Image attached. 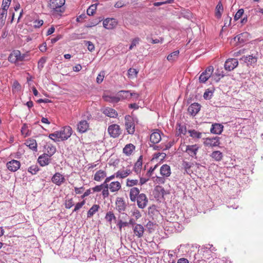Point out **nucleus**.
Listing matches in <instances>:
<instances>
[{
    "label": "nucleus",
    "instance_id": "62",
    "mask_svg": "<svg viewBox=\"0 0 263 263\" xmlns=\"http://www.w3.org/2000/svg\"><path fill=\"white\" fill-rule=\"evenodd\" d=\"M74 190L76 194H80L83 192L84 188L83 186L80 187H74Z\"/></svg>",
    "mask_w": 263,
    "mask_h": 263
},
{
    "label": "nucleus",
    "instance_id": "13",
    "mask_svg": "<svg viewBox=\"0 0 263 263\" xmlns=\"http://www.w3.org/2000/svg\"><path fill=\"white\" fill-rule=\"evenodd\" d=\"M118 22L115 18H107L103 22V27L107 29H112L117 25Z\"/></svg>",
    "mask_w": 263,
    "mask_h": 263
},
{
    "label": "nucleus",
    "instance_id": "40",
    "mask_svg": "<svg viewBox=\"0 0 263 263\" xmlns=\"http://www.w3.org/2000/svg\"><path fill=\"white\" fill-rule=\"evenodd\" d=\"M177 129L178 130V132L179 133L178 134H182L183 135H185L186 133V128L185 125L183 124H177Z\"/></svg>",
    "mask_w": 263,
    "mask_h": 263
},
{
    "label": "nucleus",
    "instance_id": "58",
    "mask_svg": "<svg viewBox=\"0 0 263 263\" xmlns=\"http://www.w3.org/2000/svg\"><path fill=\"white\" fill-rule=\"evenodd\" d=\"M132 214L133 216L135 217L136 219H139L141 216L140 212L137 209L134 210Z\"/></svg>",
    "mask_w": 263,
    "mask_h": 263
},
{
    "label": "nucleus",
    "instance_id": "18",
    "mask_svg": "<svg viewBox=\"0 0 263 263\" xmlns=\"http://www.w3.org/2000/svg\"><path fill=\"white\" fill-rule=\"evenodd\" d=\"M50 157L44 154L38 158V162L42 166L47 165L50 162Z\"/></svg>",
    "mask_w": 263,
    "mask_h": 263
},
{
    "label": "nucleus",
    "instance_id": "32",
    "mask_svg": "<svg viewBox=\"0 0 263 263\" xmlns=\"http://www.w3.org/2000/svg\"><path fill=\"white\" fill-rule=\"evenodd\" d=\"M223 11V7L221 2L220 1L217 4L215 9V16L217 18H220L221 17L222 12Z\"/></svg>",
    "mask_w": 263,
    "mask_h": 263
},
{
    "label": "nucleus",
    "instance_id": "41",
    "mask_svg": "<svg viewBox=\"0 0 263 263\" xmlns=\"http://www.w3.org/2000/svg\"><path fill=\"white\" fill-rule=\"evenodd\" d=\"M47 155L49 157H51L56 152V148L55 146L51 145H48L47 146Z\"/></svg>",
    "mask_w": 263,
    "mask_h": 263
},
{
    "label": "nucleus",
    "instance_id": "6",
    "mask_svg": "<svg viewBox=\"0 0 263 263\" xmlns=\"http://www.w3.org/2000/svg\"><path fill=\"white\" fill-rule=\"evenodd\" d=\"M214 71L213 66L208 67L204 71L200 76L199 80L200 83H205L206 81L211 77Z\"/></svg>",
    "mask_w": 263,
    "mask_h": 263
},
{
    "label": "nucleus",
    "instance_id": "46",
    "mask_svg": "<svg viewBox=\"0 0 263 263\" xmlns=\"http://www.w3.org/2000/svg\"><path fill=\"white\" fill-rule=\"evenodd\" d=\"M74 205L72 198L67 199L65 201V205L66 209H70Z\"/></svg>",
    "mask_w": 263,
    "mask_h": 263
},
{
    "label": "nucleus",
    "instance_id": "55",
    "mask_svg": "<svg viewBox=\"0 0 263 263\" xmlns=\"http://www.w3.org/2000/svg\"><path fill=\"white\" fill-rule=\"evenodd\" d=\"M33 23L34 27L40 28L43 24V21L42 20H36Z\"/></svg>",
    "mask_w": 263,
    "mask_h": 263
},
{
    "label": "nucleus",
    "instance_id": "53",
    "mask_svg": "<svg viewBox=\"0 0 263 263\" xmlns=\"http://www.w3.org/2000/svg\"><path fill=\"white\" fill-rule=\"evenodd\" d=\"M85 204V200H83L82 201L80 202H78L77 203L76 205H75V207L73 210V212H77V211H78L79 209H80L84 204Z\"/></svg>",
    "mask_w": 263,
    "mask_h": 263
},
{
    "label": "nucleus",
    "instance_id": "15",
    "mask_svg": "<svg viewBox=\"0 0 263 263\" xmlns=\"http://www.w3.org/2000/svg\"><path fill=\"white\" fill-rule=\"evenodd\" d=\"M21 166L20 161L12 160L7 163V168L11 172L16 171Z\"/></svg>",
    "mask_w": 263,
    "mask_h": 263
},
{
    "label": "nucleus",
    "instance_id": "28",
    "mask_svg": "<svg viewBox=\"0 0 263 263\" xmlns=\"http://www.w3.org/2000/svg\"><path fill=\"white\" fill-rule=\"evenodd\" d=\"M116 209L120 212L121 213L123 211H124L125 208H126V205L123 201L121 198H119L117 200L116 202Z\"/></svg>",
    "mask_w": 263,
    "mask_h": 263
},
{
    "label": "nucleus",
    "instance_id": "42",
    "mask_svg": "<svg viewBox=\"0 0 263 263\" xmlns=\"http://www.w3.org/2000/svg\"><path fill=\"white\" fill-rule=\"evenodd\" d=\"M7 13V10L2 9L0 13V23L3 25L5 22Z\"/></svg>",
    "mask_w": 263,
    "mask_h": 263
},
{
    "label": "nucleus",
    "instance_id": "38",
    "mask_svg": "<svg viewBox=\"0 0 263 263\" xmlns=\"http://www.w3.org/2000/svg\"><path fill=\"white\" fill-rule=\"evenodd\" d=\"M139 183V181L138 179H133L130 178H127L126 181V186L127 187H134L135 186L138 185Z\"/></svg>",
    "mask_w": 263,
    "mask_h": 263
},
{
    "label": "nucleus",
    "instance_id": "12",
    "mask_svg": "<svg viewBox=\"0 0 263 263\" xmlns=\"http://www.w3.org/2000/svg\"><path fill=\"white\" fill-rule=\"evenodd\" d=\"M238 64L236 59L231 58L228 59L224 64V68L228 71H231L235 68Z\"/></svg>",
    "mask_w": 263,
    "mask_h": 263
},
{
    "label": "nucleus",
    "instance_id": "64",
    "mask_svg": "<svg viewBox=\"0 0 263 263\" xmlns=\"http://www.w3.org/2000/svg\"><path fill=\"white\" fill-rule=\"evenodd\" d=\"M102 189V185H97L91 189L93 192H100Z\"/></svg>",
    "mask_w": 263,
    "mask_h": 263
},
{
    "label": "nucleus",
    "instance_id": "51",
    "mask_svg": "<svg viewBox=\"0 0 263 263\" xmlns=\"http://www.w3.org/2000/svg\"><path fill=\"white\" fill-rule=\"evenodd\" d=\"M140 39L139 37H136L132 41L131 45L129 47V50H132L134 47L136 46L139 43Z\"/></svg>",
    "mask_w": 263,
    "mask_h": 263
},
{
    "label": "nucleus",
    "instance_id": "23",
    "mask_svg": "<svg viewBox=\"0 0 263 263\" xmlns=\"http://www.w3.org/2000/svg\"><path fill=\"white\" fill-rule=\"evenodd\" d=\"M132 173L130 169L120 170L116 172V178L124 179Z\"/></svg>",
    "mask_w": 263,
    "mask_h": 263
},
{
    "label": "nucleus",
    "instance_id": "27",
    "mask_svg": "<svg viewBox=\"0 0 263 263\" xmlns=\"http://www.w3.org/2000/svg\"><path fill=\"white\" fill-rule=\"evenodd\" d=\"M121 188V184L118 181L110 183V191L112 193L117 192Z\"/></svg>",
    "mask_w": 263,
    "mask_h": 263
},
{
    "label": "nucleus",
    "instance_id": "24",
    "mask_svg": "<svg viewBox=\"0 0 263 263\" xmlns=\"http://www.w3.org/2000/svg\"><path fill=\"white\" fill-rule=\"evenodd\" d=\"M102 112L110 118H116L118 116L117 112L114 109L110 107L104 108L103 109Z\"/></svg>",
    "mask_w": 263,
    "mask_h": 263
},
{
    "label": "nucleus",
    "instance_id": "16",
    "mask_svg": "<svg viewBox=\"0 0 263 263\" xmlns=\"http://www.w3.org/2000/svg\"><path fill=\"white\" fill-rule=\"evenodd\" d=\"M134 235L138 238L143 236L144 232V228L143 226L140 224H136L133 227Z\"/></svg>",
    "mask_w": 263,
    "mask_h": 263
},
{
    "label": "nucleus",
    "instance_id": "47",
    "mask_svg": "<svg viewBox=\"0 0 263 263\" xmlns=\"http://www.w3.org/2000/svg\"><path fill=\"white\" fill-rule=\"evenodd\" d=\"M46 61V59L44 57H42L39 60L37 63V67L40 70H41L43 68Z\"/></svg>",
    "mask_w": 263,
    "mask_h": 263
},
{
    "label": "nucleus",
    "instance_id": "10",
    "mask_svg": "<svg viewBox=\"0 0 263 263\" xmlns=\"http://www.w3.org/2000/svg\"><path fill=\"white\" fill-rule=\"evenodd\" d=\"M136 201H137L138 206L142 209L147 206L148 201L146 195L144 193L139 194Z\"/></svg>",
    "mask_w": 263,
    "mask_h": 263
},
{
    "label": "nucleus",
    "instance_id": "19",
    "mask_svg": "<svg viewBox=\"0 0 263 263\" xmlns=\"http://www.w3.org/2000/svg\"><path fill=\"white\" fill-rule=\"evenodd\" d=\"M102 97L104 101L110 103H117L119 101V97H118V94L117 96H113L105 92L103 94Z\"/></svg>",
    "mask_w": 263,
    "mask_h": 263
},
{
    "label": "nucleus",
    "instance_id": "45",
    "mask_svg": "<svg viewBox=\"0 0 263 263\" xmlns=\"http://www.w3.org/2000/svg\"><path fill=\"white\" fill-rule=\"evenodd\" d=\"M97 9V6L92 5L90 6L87 10V13L88 15H93Z\"/></svg>",
    "mask_w": 263,
    "mask_h": 263
},
{
    "label": "nucleus",
    "instance_id": "5",
    "mask_svg": "<svg viewBox=\"0 0 263 263\" xmlns=\"http://www.w3.org/2000/svg\"><path fill=\"white\" fill-rule=\"evenodd\" d=\"M25 54H22L20 51L15 50L8 57V61L12 63L24 60Z\"/></svg>",
    "mask_w": 263,
    "mask_h": 263
},
{
    "label": "nucleus",
    "instance_id": "34",
    "mask_svg": "<svg viewBox=\"0 0 263 263\" xmlns=\"http://www.w3.org/2000/svg\"><path fill=\"white\" fill-rule=\"evenodd\" d=\"M118 97H119V101L121 99H129L130 91L129 90H121L118 92Z\"/></svg>",
    "mask_w": 263,
    "mask_h": 263
},
{
    "label": "nucleus",
    "instance_id": "44",
    "mask_svg": "<svg viewBox=\"0 0 263 263\" xmlns=\"http://www.w3.org/2000/svg\"><path fill=\"white\" fill-rule=\"evenodd\" d=\"M84 43L85 45L87 47V49L89 51L92 52L94 51L95 45L91 42L88 41H84Z\"/></svg>",
    "mask_w": 263,
    "mask_h": 263
},
{
    "label": "nucleus",
    "instance_id": "17",
    "mask_svg": "<svg viewBox=\"0 0 263 263\" xmlns=\"http://www.w3.org/2000/svg\"><path fill=\"white\" fill-rule=\"evenodd\" d=\"M201 106L197 103H194L189 106L188 112L192 116H195L200 110Z\"/></svg>",
    "mask_w": 263,
    "mask_h": 263
},
{
    "label": "nucleus",
    "instance_id": "33",
    "mask_svg": "<svg viewBox=\"0 0 263 263\" xmlns=\"http://www.w3.org/2000/svg\"><path fill=\"white\" fill-rule=\"evenodd\" d=\"M210 156L215 161H220L222 159L223 154L219 151H213L210 155Z\"/></svg>",
    "mask_w": 263,
    "mask_h": 263
},
{
    "label": "nucleus",
    "instance_id": "49",
    "mask_svg": "<svg viewBox=\"0 0 263 263\" xmlns=\"http://www.w3.org/2000/svg\"><path fill=\"white\" fill-rule=\"evenodd\" d=\"M128 225V223L127 222H124L121 220H119L117 224L120 231H121L122 228L127 227Z\"/></svg>",
    "mask_w": 263,
    "mask_h": 263
},
{
    "label": "nucleus",
    "instance_id": "31",
    "mask_svg": "<svg viewBox=\"0 0 263 263\" xmlns=\"http://www.w3.org/2000/svg\"><path fill=\"white\" fill-rule=\"evenodd\" d=\"M188 133L190 134V136L196 141L202 137V133L195 129L189 130Z\"/></svg>",
    "mask_w": 263,
    "mask_h": 263
},
{
    "label": "nucleus",
    "instance_id": "26",
    "mask_svg": "<svg viewBox=\"0 0 263 263\" xmlns=\"http://www.w3.org/2000/svg\"><path fill=\"white\" fill-rule=\"evenodd\" d=\"M241 60L245 62L248 65H251L257 62V58L252 55H250L248 57H243L241 58Z\"/></svg>",
    "mask_w": 263,
    "mask_h": 263
},
{
    "label": "nucleus",
    "instance_id": "36",
    "mask_svg": "<svg viewBox=\"0 0 263 263\" xmlns=\"http://www.w3.org/2000/svg\"><path fill=\"white\" fill-rule=\"evenodd\" d=\"M99 208L100 206L99 205H93L87 212V217L90 218L92 217L98 211Z\"/></svg>",
    "mask_w": 263,
    "mask_h": 263
},
{
    "label": "nucleus",
    "instance_id": "57",
    "mask_svg": "<svg viewBox=\"0 0 263 263\" xmlns=\"http://www.w3.org/2000/svg\"><path fill=\"white\" fill-rule=\"evenodd\" d=\"M183 16L187 19H190L192 17V13L189 10H185L182 13Z\"/></svg>",
    "mask_w": 263,
    "mask_h": 263
},
{
    "label": "nucleus",
    "instance_id": "61",
    "mask_svg": "<svg viewBox=\"0 0 263 263\" xmlns=\"http://www.w3.org/2000/svg\"><path fill=\"white\" fill-rule=\"evenodd\" d=\"M40 50L42 52H44L46 51L47 50V44L46 42H44L42 45H41L39 47Z\"/></svg>",
    "mask_w": 263,
    "mask_h": 263
},
{
    "label": "nucleus",
    "instance_id": "56",
    "mask_svg": "<svg viewBox=\"0 0 263 263\" xmlns=\"http://www.w3.org/2000/svg\"><path fill=\"white\" fill-rule=\"evenodd\" d=\"M213 95L212 91L209 90V89L206 90L203 94V98L205 99H210L212 97Z\"/></svg>",
    "mask_w": 263,
    "mask_h": 263
},
{
    "label": "nucleus",
    "instance_id": "48",
    "mask_svg": "<svg viewBox=\"0 0 263 263\" xmlns=\"http://www.w3.org/2000/svg\"><path fill=\"white\" fill-rule=\"evenodd\" d=\"M244 13V10L243 9H239L237 12L236 13L234 19L235 21L238 20L242 15Z\"/></svg>",
    "mask_w": 263,
    "mask_h": 263
},
{
    "label": "nucleus",
    "instance_id": "37",
    "mask_svg": "<svg viewBox=\"0 0 263 263\" xmlns=\"http://www.w3.org/2000/svg\"><path fill=\"white\" fill-rule=\"evenodd\" d=\"M105 219L110 224H111L112 220H116V217L112 212L109 211L106 214Z\"/></svg>",
    "mask_w": 263,
    "mask_h": 263
},
{
    "label": "nucleus",
    "instance_id": "43",
    "mask_svg": "<svg viewBox=\"0 0 263 263\" xmlns=\"http://www.w3.org/2000/svg\"><path fill=\"white\" fill-rule=\"evenodd\" d=\"M138 71L134 68H129L128 70V76L129 78L136 77Z\"/></svg>",
    "mask_w": 263,
    "mask_h": 263
},
{
    "label": "nucleus",
    "instance_id": "21",
    "mask_svg": "<svg viewBox=\"0 0 263 263\" xmlns=\"http://www.w3.org/2000/svg\"><path fill=\"white\" fill-rule=\"evenodd\" d=\"M160 172L163 177H168L171 174V167L167 164H163L160 167Z\"/></svg>",
    "mask_w": 263,
    "mask_h": 263
},
{
    "label": "nucleus",
    "instance_id": "20",
    "mask_svg": "<svg viewBox=\"0 0 263 263\" xmlns=\"http://www.w3.org/2000/svg\"><path fill=\"white\" fill-rule=\"evenodd\" d=\"M223 126L219 123H215L212 125L210 129L211 133L214 134H220L223 131Z\"/></svg>",
    "mask_w": 263,
    "mask_h": 263
},
{
    "label": "nucleus",
    "instance_id": "4",
    "mask_svg": "<svg viewBox=\"0 0 263 263\" xmlns=\"http://www.w3.org/2000/svg\"><path fill=\"white\" fill-rule=\"evenodd\" d=\"M125 129L128 134L133 135L135 131V124L133 118L130 116L125 117Z\"/></svg>",
    "mask_w": 263,
    "mask_h": 263
},
{
    "label": "nucleus",
    "instance_id": "35",
    "mask_svg": "<svg viewBox=\"0 0 263 263\" xmlns=\"http://www.w3.org/2000/svg\"><path fill=\"white\" fill-rule=\"evenodd\" d=\"M141 156L140 157V158L138 159L137 162L135 163L133 170L134 172L138 174L141 172L142 165V160L141 158Z\"/></svg>",
    "mask_w": 263,
    "mask_h": 263
},
{
    "label": "nucleus",
    "instance_id": "25",
    "mask_svg": "<svg viewBox=\"0 0 263 263\" xmlns=\"http://www.w3.org/2000/svg\"><path fill=\"white\" fill-rule=\"evenodd\" d=\"M135 150V146L132 143L126 144L123 149V153L127 156H130Z\"/></svg>",
    "mask_w": 263,
    "mask_h": 263
},
{
    "label": "nucleus",
    "instance_id": "2",
    "mask_svg": "<svg viewBox=\"0 0 263 263\" xmlns=\"http://www.w3.org/2000/svg\"><path fill=\"white\" fill-rule=\"evenodd\" d=\"M72 128L69 126H66L61 130L50 134L49 137L55 142L60 140L63 141L68 139L72 135Z\"/></svg>",
    "mask_w": 263,
    "mask_h": 263
},
{
    "label": "nucleus",
    "instance_id": "3",
    "mask_svg": "<svg viewBox=\"0 0 263 263\" xmlns=\"http://www.w3.org/2000/svg\"><path fill=\"white\" fill-rule=\"evenodd\" d=\"M83 118L81 121L78 122L77 125V128L78 132L80 133H85L87 132L89 128V121L91 118V114L88 111L85 112L82 115Z\"/></svg>",
    "mask_w": 263,
    "mask_h": 263
},
{
    "label": "nucleus",
    "instance_id": "59",
    "mask_svg": "<svg viewBox=\"0 0 263 263\" xmlns=\"http://www.w3.org/2000/svg\"><path fill=\"white\" fill-rule=\"evenodd\" d=\"M166 155L164 153H156L154 155V156H153V159H158L159 158V157L161 156L162 157V159H164Z\"/></svg>",
    "mask_w": 263,
    "mask_h": 263
},
{
    "label": "nucleus",
    "instance_id": "60",
    "mask_svg": "<svg viewBox=\"0 0 263 263\" xmlns=\"http://www.w3.org/2000/svg\"><path fill=\"white\" fill-rule=\"evenodd\" d=\"M215 74L216 76L218 77V79H216V78L215 79V80H216V81L217 82H218L221 78H223L224 76V74L223 73V71H217L215 73Z\"/></svg>",
    "mask_w": 263,
    "mask_h": 263
},
{
    "label": "nucleus",
    "instance_id": "39",
    "mask_svg": "<svg viewBox=\"0 0 263 263\" xmlns=\"http://www.w3.org/2000/svg\"><path fill=\"white\" fill-rule=\"evenodd\" d=\"M179 51L176 50L170 53L167 57V59L168 61L172 62L175 61L178 57Z\"/></svg>",
    "mask_w": 263,
    "mask_h": 263
},
{
    "label": "nucleus",
    "instance_id": "1",
    "mask_svg": "<svg viewBox=\"0 0 263 263\" xmlns=\"http://www.w3.org/2000/svg\"><path fill=\"white\" fill-rule=\"evenodd\" d=\"M65 0H49L48 7L51 15L54 17L61 16L65 11Z\"/></svg>",
    "mask_w": 263,
    "mask_h": 263
},
{
    "label": "nucleus",
    "instance_id": "9",
    "mask_svg": "<svg viewBox=\"0 0 263 263\" xmlns=\"http://www.w3.org/2000/svg\"><path fill=\"white\" fill-rule=\"evenodd\" d=\"M162 133L158 129H154L150 135V143L157 144L161 140Z\"/></svg>",
    "mask_w": 263,
    "mask_h": 263
},
{
    "label": "nucleus",
    "instance_id": "50",
    "mask_svg": "<svg viewBox=\"0 0 263 263\" xmlns=\"http://www.w3.org/2000/svg\"><path fill=\"white\" fill-rule=\"evenodd\" d=\"M11 0H3L2 9L8 10L10 5Z\"/></svg>",
    "mask_w": 263,
    "mask_h": 263
},
{
    "label": "nucleus",
    "instance_id": "52",
    "mask_svg": "<svg viewBox=\"0 0 263 263\" xmlns=\"http://www.w3.org/2000/svg\"><path fill=\"white\" fill-rule=\"evenodd\" d=\"M38 171V166L36 165H32L28 168V172L32 174H35Z\"/></svg>",
    "mask_w": 263,
    "mask_h": 263
},
{
    "label": "nucleus",
    "instance_id": "8",
    "mask_svg": "<svg viewBox=\"0 0 263 263\" xmlns=\"http://www.w3.org/2000/svg\"><path fill=\"white\" fill-rule=\"evenodd\" d=\"M108 132L109 135L113 138H117L121 134V130L119 125L117 124H112L108 126Z\"/></svg>",
    "mask_w": 263,
    "mask_h": 263
},
{
    "label": "nucleus",
    "instance_id": "11",
    "mask_svg": "<svg viewBox=\"0 0 263 263\" xmlns=\"http://www.w3.org/2000/svg\"><path fill=\"white\" fill-rule=\"evenodd\" d=\"M219 140L220 138L218 137L206 138L204 139L203 144L206 146H218L220 144Z\"/></svg>",
    "mask_w": 263,
    "mask_h": 263
},
{
    "label": "nucleus",
    "instance_id": "22",
    "mask_svg": "<svg viewBox=\"0 0 263 263\" xmlns=\"http://www.w3.org/2000/svg\"><path fill=\"white\" fill-rule=\"evenodd\" d=\"M140 194V190L136 187H133L129 191V198L133 202L136 201Z\"/></svg>",
    "mask_w": 263,
    "mask_h": 263
},
{
    "label": "nucleus",
    "instance_id": "30",
    "mask_svg": "<svg viewBox=\"0 0 263 263\" xmlns=\"http://www.w3.org/2000/svg\"><path fill=\"white\" fill-rule=\"evenodd\" d=\"M106 176V173L103 170L98 171L94 175L93 179L97 181H100Z\"/></svg>",
    "mask_w": 263,
    "mask_h": 263
},
{
    "label": "nucleus",
    "instance_id": "54",
    "mask_svg": "<svg viewBox=\"0 0 263 263\" xmlns=\"http://www.w3.org/2000/svg\"><path fill=\"white\" fill-rule=\"evenodd\" d=\"M104 78V72L103 71L101 72L97 76L96 81L98 84H100L103 81Z\"/></svg>",
    "mask_w": 263,
    "mask_h": 263
},
{
    "label": "nucleus",
    "instance_id": "63",
    "mask_svg": "<svg viewBox=\"0 0 263 263\" xmlns=\"http://www.w3.org/2000/svg\"><path fill=\"white\" fill-rule=\"evenodd\" d=\"M232 18L230 16H227L224 19V26H229L231 24Z\"/></svg>",
    "mask_w": 263,
    "mask_h": 263
},
{
    "label": "nucleus",
    "instance_id": "14",
    "mask_svg": "<svg viewBox=\"0 0 263 263\" xmlns=\"http://www.w3.org/2000/svg\"><path fill=\"white\" fill-rule=\"evenodd\" d=\"M65 180L64 176L60 173H55L51 178L52 182L58 186L64 183Z\"/></svg>",
    "mask_w": 263,
    "mask_h": 263
},
{
    "label": "nucleus",
    "instance_id": "29",
    "mask_svg": "<svg viewBox=\"0 0 263 263\" xmlns=\"http://www.w3.org/2000/svg\"><path fill=\"white\" fill-rule=\"evenodd\" d=\"M25 145L33 151H37V143L36 140L33 139H29L26 141Z\"/></svg>",
    "mask_w": 263,
    "mask_h": 263
},
{
    "label": "nucleus",
    "instance_id": "7",
    "mask_svg": "<svg viewBox=\"0 0 263 263\" xmlns=\"http://www.w3.org/2000/svg\"><path fill=\"white\" fill-rule=\"evenodd\" d=\"M199 146L197 144L189 145L185 146V152L193 158H197V154Z\"/></svg>",
    "mask_w": 263,
    "mask_h": 263
}]
</instances>
